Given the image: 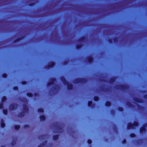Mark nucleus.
Wrapping results in <instances>:
<instances>
[{
    "mask_svg": "<svg viewBox=\"0 0 147 147\" xmlns=\"http://www.w3.org/2000/svg\"><path fill=\"white\" fill-rule=\"evenodd\" d=\"M62 81L65 84H67V88L69 89H71L72 88V85L71 84L68 83L67 81L65 80L64 77L62 76L61 78Z\"/></svg>",
    "mask_w": 147,
    "mask_h": 147,
    "instance_id": "obj_1",
    "label": "nucleus"
},
{
    "mask_svg": "<svg viewBox=\"0 0 147 147\" xmlns=\"http://www.w3.org/2000/svg\"><path fill=\"white\" fill-rule=\"evenodd\" d=\"M24 112L20 113L19 114V116L20 117H22L24 116V112H28V108L26 105H23Z\"/></svg>",
    "mask_w": 147,
    "mask_h": 147,
    "instance_id": "obj_2",
    "label": "nucleus"
},
{
    "mask_svg": "<svg viewBox=\"0 0 147 147\" xmlns=\"http://www.w3.org/2000/svg\"><path fill=\"white\" fill-rule=\"evenodd\" d=\"M128 86L126 84L124 85H120L116 86L115 88L117 89H119L122 90L127 89L128 88Z\"/></svg>",
    "mask_w": 147,
    "mask_h": 147,
    "instance_id": "obj_3",
    "label": "nucleus"
},
{
    "mask_svg": "<svg viewBox=\"0 0 147 147\" xmlns=\"http://www.w3.org/2000/svg\"><path fill=\"white\" fill-rule=\"evenodd\" d=\"M138 125V123L137 122H135L133 124L129 123L128 125L127 128L128 129H134V126H137Z\"/></svg>",
    "mask_w": 147,
    "mask_h": 147,
    "instance_id": "obj_4",
    "label": "nucleus"
},
{
    "mask_svg": "<svg viewBox=\"0 0 147 147\" xmlns=\"http://www.w3.org/2000/svg\"><path fill=\"white\" fill-rule=\"evenodd\" d=\"M87 81L86 79L84 78H78L76 79L74 82L75 83H84Z\"/></svg>",
    "mask_w": 147,
    "mask_h": 147,
    "instance_id": "obj_5",
    "label": "nucleus"
},
{
    "mask_svg": "<svg viewBox=\"0 0 147 147\" xmlns=\"http://www.w3.org/2000/svg\"><path fill=\"white\" fill-rule=\"evenodd\" d=\"M59 88L60 87L59 86H55V87H54V88H53V89H51L50 90V92H51L52 91H53V92H54L53 94H55L58 92L59 89Z\"/></svg>",
    "mask_w": 147,
    "mask_h": 147,
    "instance_id": "obj_6",
    "label": "nucleus"
},
{
    "mask_svg": "<svg viewBox=\"0 0 147 147\" xmlns=\"http://www.w3.org/2000/svg\"><path fill=\"white\" fill-rule=\"evenodd\" d=\"M17 105L16 104H13L11 105L9 107V109L10 110H12L16 109L17 107Z\"/></svg>",
    "mask_w": 147,
    "mask_h": 147,
    "instance_id": "obj_7",
    "label": "nucleus"
},
{
    "mask_svg": "<svg viewBox=\"0 0 147 147\" xmlns=\"http://www.w3.org/2000/svg\"><path fill=\"white\" fill-rule=\"evenodd\" d=\"M147 126V123H146L144 124L143 127H141L140 129V133H142L144 131L145 132L146 131V129L145 127Z\"/></svg>",
    "mask_w": 147,
    "mask_h": 147,
    "instance_id": "obj_8",
    "label": "nucleus"
},
{
    "mask_svg": "<svg viewBox=\"0 0 147 147\" xmlns=\"http://www.w3.org/2000/svg\"><path fill=\"white\" fill-rule=\"evenodd\" d=\"M55 65V63L54 62H53L52 63H49L48 64V66L46 65L45 67L46 68H49L52 67Z\"/></svg>",
    "mask_w": 147,
    "mask_h": 147,
    "instance_id": "obj_9",
    "label": "nucleus"
},
{
    "mask_svg": "<svg viewBox=\"0 0 147 147\" xmlns=\"http://www.w3.org/2000/svg\"><path fill=\"white\" fill-rule=\"evenodd\" d=\"M56 81V80L55 78L52 79L51 81L48 84L49 86H51L52 85L54 84L55 82Z\"/></svg>",
    "mask_w": 147,
    "mask_h": 147,
    "instance_id": "obj_10",
    "label": "nucleus"
},
{
    "mask_svg": "<svg viewBox=\"0 0 147 147\" xmlns=\"http://www.w3.org/2000/svg\"><path fill=\"white\" fill-rule=\"evenodd\" d=\"M134 100L135 102H137L140 103L142 102V100L137 98H134Z\"/></svg>",
    "mask_w": 147,
    "mask_h": 147,
    "instance_id": "obj_11",
    "label": "nucleus"
},
{
    "mask_svg": "<svg viewBox=\"0 0 147 147\" xmlns=\"http://www.w3.org/2000/svg\"><path fill=\"white\" fill-rule=\"evenodd\" d=\"M87 59L89 62L90 63L93 60V58L91 57H88Z\"/></svg>",
    "mask_w": 147,
    "mask_h": 147,
    "instance_id": "obj_12",
    "label": "nucleus"
},
{
    "mask_svg": "<svg viewBox=\"0 0 147 147\" xmlns=\"http://www.w3.org/2000/svg\"><path fill=\"white\" fill-rule=\"evenodd\" d=\"M116 79V78L115 77L112 78L110 80V82L111 83H112Z\"/></svg>",
    "mask_w": 147,
    "mask_h": 147,
    "instance_id": "obj_13",
    "label": "nucleus"
},
{
    "mask_svg": "<svg viewBox=\"0 0 147 147\" xmlns=\"http://www.w3.org/2000/svg\"><path fill=\"white\" fill-rule=\"evenodd\" d=\"M40 119L41 121H43L45 119V117L44 115H41L40 117Z\"/></svg>",
    "mask_w": 147,
    "mask_h": 147,
    "instance_id": "obj_14",
    "label": "nucleus"
},
{
    "mask_svg": "<svg viewBox=\"0 0 147 147\" xmlns=\"http://www.w3.org/2000/svg\"><path fill=\"white\" fill-rule=\"evenodd\" d=\"M1 126L2 127H4L5 126V124L3 122V119H1Z\"/></svg>",
    "mask_w": 147,
    "mask_h": 147,
    "instance_id": "obj_15",
    "label": "nucleus"
},
{
    "mask_svg": "<svg viewBox=\"0 0 147 147\" xmlns=\"http://www.w3.org/2000/svg\"><path fill=\"white\" fill-rule=\"evenodd\" d=\"M21 100L23 102H24L25 103H27V100L25 98H23Z\"/></svg>",
    "mask_w": 147,
    "mask_h": 147,
    "instance_id": "obj_16",
    "label": "nucleus"
},
{
    "mask_svg": "<svg viewBox=\"0 0 147 147\" xmlns=\"http://www.w3.org/2000/svg\"><path fill=\"white\" fill-rule=\"evenodd\" d=\"M58 137V135H56V136H54L53 137V139L54 140H57Z\"/></svg>",
    "mask_w": 147,
    "mask_h": 147,
    "instance_id": "obj_17",
    "label": "nucleus"
},
{
    "mask_svg": "<svg viewBox=\"0 0 147 147\" xmlns=\"http://www.w3.org/2000/svg\"><path fill=\"white\" fill-rule=\"evenodd\" d=\"M7 99V98L5 96H3L2 100V102H3Z\"/></svg>",
    "mask_w": 147,
    "mask_h": 147,
    "instance_id": "obj_18",
    "label": "nucleus"
},
{
    "mask_svg": "<svg viewBox=\"0 0 147 147\" xmlns=\"http://www.w3.org/2000/svg\"><path fill=\"white\" fill-rule=\"evenodd\" d=\"M16 139H17L16 138H15V139L12 142V146H13V145H14L16 143Z\"/></svg>",
    "mask_w": 147,
    "mask_h": 147,
    "instance_id": "obj_19",
    "label": "nucleus"
},
{
    "mask_svg": "<svg viewBox=\"0 0 147 147\" xmlns=\"http://www.w3.org/2000/svg\"><path fill=\"white\" fill-rule=\"evenodd\" d=\"M105 105L106 106H110L111 105V103L110 102L107 101L106 102Z\"/></svg>",
    "mask_w": 147,
    "mask_h": 147,
    "instance_id": "obj_20",
    "label": "nucleus"
},
{
    "mask_svg": "<svg viewBox=\"0 0 147 147\" xmlns=\"http://www.w3.org/2000/svg\"><path fill=\"white\" fill-rule=\"evenodd\" d=\"M3 113L5 115H7V110L3 109Z\"/></svg>",
    "mask_w": 147,
    "mask_h": 147,
    "instance_id": "obj_21",
    "label": "nucleus"
},
{
    "mask_svg": "<svg viewBox=\"0 0 147 147\" xmlns=\"http://www.w3.org/2000/svg\"><path fill=\"white\" fill-rule=\"evenodd\" d=\"M15 128L17 130L20 128V126L18 125H16L15 126Z\"/></svg>",
    "mask_w": 147,
    "mask_h": 147,
    "instance_id": "obj_22",
    "label": "nucleus"
},
{
    "mask_svg": "<svg viewBox=\"0 0 147 147\" xmlns=\"http://www.w3.org/2000/svg\"><path fill=\"white\" fill-rule=\"evenodd\" d=\"M47 142V141H45L43 143V144H42V146H44L45 144H46ZM42 145H40L38 147H41V146H42Z\"/></svg>",
    "mask_w": 147,
    "mask_h": 147,
    "instance_id": "obj_23",
    "label": "nucleus"
},
{
    "mask_svg": "<svg viewBox=\"0 0 147 147\" xmlns=\"http://www.w3.org/2000/svg\"><path fill=\"white\" fill-rule=\"evenodd\" d=\"M38 112H43V110L42 108L39 109H38Z\"/></svg>",
    "mask_w": 147,
    "mask_h": 147,
    "instance_id": "obj_24",
    "label": "nucleus"
},
{
    "mask_svg": "<svg viewBox=\"0 0 147 147\" xmlns=\"http://www.w3.org/2000/svg\"><path fill=\"white\" fill-rule=\"evenodd\" d=\"M82 46V45L81 44L78 45L77 46V49H79Z\"/></svg>",
    "mask_w": 147,
    "mask_h": 147,
    "instance_id": "obj_25",
    "label": "nucleus"
},
{
    "mask_svg": "<svg viewBox=\"0 0 147 147\" xmlns=\"http://www.w3.org/2000/svg\"><path fill=\"white\" fill-rule=\"evenodd\" d=\"M99 98L97 96H95L94 98V99L95 100L97 101L98 100Z\"/></svg>",
    "mask_w": 147,
    "mask_h": 147,
    "instance_id": "obj_26",
    "label": "nucleus"
},
{
    "mask_svg": "<svg viewBox=\"0 0 147 147\" xmlns=\"http://www.w3.org/2000/svg\"><path fill=\"white\" fill-rule=\"evenodd\" d=\"M127 105L129 107H132V105L131 103L129 102H128L127 103Z\"/></svg>",
    "mask_w": 147,
    "mask_h": 147,
    "instance_id": "obj_27",
    "label": "nucleus"
},
{
    "mask_svg": "<svg viewBox=\"0 0 147 147\" xmlns=\"http://www.w3.org/2000/svg\"><path fill=\"white\" fill-rule=\"evenodd\" d=\"M92 104V102L91 101H90L88 102V105L89 106H90Z\"/></svg>",
    "mask_w": 147,
    "mask_h": 147,
    "instance_id": "obj_28",
    "label": "nucleus"
},
{
    "mask_svg": "<svg viewBox=\"0 0 147 147\" xmlns=\"http://www.w3.org/2000/svg\"><path fill=\"white\" fill-rule=\"evenodd\" d=\"M44 136H40L38 137V139L39 140H41V139H42V138H44Z\"/></svg>",
    "mask_w": 147,
    "mask_h": 147,
    "instance_id": "obj_29",
    "label": "nucleus"
},
{
    "mask_svg": "<svg viewBox=\"0 0 147 147\" xmlns=\"http://www.w3.org/2000/svg\"><path fill=\"white\" fill-rule=\"evenodd\" d=\"M27 95L28 96L31 97L32 96V93H28L27 94Z\"/></svg>",
    "mask_w": 147,
    "mask_h": 147,
    "instance_id": "obj_30",
    "label": "nucleus"
},
{
    "mask_svg": "<svg viewBox=\"0 0 147 147\" xmlns=\"http://www.w3.org/2000/svg\"><path fill=\"white\" fill-rule=\"evenodd\" d=\"M85 39V37H82L80 39V41H83Z\"/></svg>",
    "mask_w": 147,
    "mask_h": 147,
    "instance_id": "obj_31",
    "label": "nucleus"
},
{
    "mask_svg": "<svg viewBox=\"0 0 147 147\" xmlns=\"http://www.w3.org/2000/svg\"><path fill=\"white\" fill-rule=\"evenodd\" d=\"M130 136L131 137H134L136 136V135L134 134H132Z\"/></svg>",
    "mask_w": 147,
    "mask_h": 147,
    "instance_id": "obj_32",
    "label": "nucleus"
},
{
    "mask_svg": "<svg viewBox=\"0 0 147 147\" xmlns=\"http://www.w3.org/2000/svg\"><path fill=\"white\" fill-rule=\"evenodd\" d=\"M115 112L114 110H112L111 111V114L112 115H114L115 114Z\"/></svg>",
    "mask_w": 147,
    "mask_h": 147,
    "instance_id": "obj_33",
    "label": "nucleus"
},
{
    "mask_svg": "<svg viewBox=\"0 0 147 147\" xmlns=\"http://www.w3.org/2000/svg\"><path fill=\"white\" fill-rule=\"evenodd\" d=\"M137 105L139 109H142L143 108L142 107H141V106L139 105H138L137 104Z\"/></svg>",
    "mask_w": 147,
    "mask_h": 147,
    "instance_id": "obj_34",
    "label": "nucleus"
},
{
    "mask_svg": "<svg viewBox=\"0 0 147 147\" xmlns=\"http://www.w3.org/2000/svg\"><path fill=\"white\" fill-rule=\"evenodd\" d=\"M3 78H6L7 77V75L5 74H3Z\"/></svg>",
    "mask_w": 147,
    "mask_h": 147,
    "instance_id": "obj_35",
    "label": "nucleus"
},
{
    "mask_svg": "<svg viewBox=\"0 0 147 147\" xmlns=\"http://www.w3.org/2000/svg\"><path fill=\"white\" fill-rule=\"evenodd\" d=\"M3 108V105L2 104H0V109H2Z\"/></svg>",
    "mask_w": 147,
    "mask_h": 147,
    "instance_id": "obj_36",
    "label": "nucleus"
},
{
    "mask_svg": "<svg viewBox=\"0 0 147 147\" xmlns=\"http://www.w3.org/2000/svg\"><path fill=\"white\" fill-rule=\"evenodd\" d=\"M88 142L89 144H91L92 142V141L90 140H88Z\"/></svg>",
    "mask_w": 147,
    "mask_h": 147,
    "instance_id": "obj_37",
    "label": "nucleus"
},
{
    "mask_svg": "<svg viewBox=\"0 0 147 147\" xmlns=\"http://www.w3.org/2000/svg\"><path fill=\"white\" fill-rule=\"evenodd\" d=\"M119 110L120 111H123V109L122 108H119Z\"/></svg>",
    "mask_w": 147,
    "mask_h": 147,
    "instance_id": "obj_38",
    "label": "nucleus"
},
{
    "mask_svg": "<svg viewBox=\"0 0 147 147\" xmlns=\"http://www.w3.org/2000/svg\"><path fill=\"white\" fill-rule=\"evenodd\" d=\"M18 87H15L13 88V89L15 90H16L18 89Z\"/></svg>",
    "mask_w": 147,
    "mask_h": 147,
    "instance_id": "obj_39",
    "label": "nucleus"
},
{
    "mask_svg": "<svg viewBox=\"0 0 147 147\" xmlns=\"http://www.w3.org/2000/svg\"><path fill=\"white\" fill-rule=\"evenodd\" d=\"M28 127H29V126L28 125H25L24 126V127L25 128H28Z\"/></svg>",
    "mask_w": 147,
    "mask_h": 147,
    "instance_id": "obj_40",
    "label": "nucleus"
},
{
    "mask_svg": "<svg viewBox=\"0 0 147 147\" xmlns=\"http://www.w3.org/2000/svg\"><path fill=\"white\" fill-rule=\"evenodd\" d=\"M26 82H22V84H26Z\"/></svg>",
    "mask_w": 147,
    "mask_h": 147,
    "instance_id": "obj_41",
    "label": "nucleus"
},
{
    "mask_svg": "<svg viewBox=\"0 0 147 147\" xmlns=\"http://www.w3.org/2000/svg\"><path fill=\"white\" fill-rule=\"evenodd\" d=\"M126 140H124V141L122 142L123 143V144L125 143V142H126Z\"/></svg>",
    "mask_w": 147,
    "mask_h": 147,
    "instance_id": "obj_42",
    "label": "nucleus"
},
{
    "mask_svg": "<svg viewBox=\"0 0 147 147\" xmlns=\"http://www.w3.org/2000/svg\"><path fill=\"white\" fill-rule=\"evenodd\" d=\"M38 95V94L37 93H35L34 94V96H37Z\"/></svg>",
    "mask_w": 147,
    "mask_h": 147,
    "instance_id": "obj_43",
    "label": "nucleus"
},
{
    "mask_svg": "<svg viewBox=\"0 0 147 147\" xmlns=\"http://www.w3.org/2000/svg\"><path fill=\"white\" fill-rule=\"evenodd\" d=\"M20 40V38H18V39L17 40H16V41H15V42H16V41H19V40Z\"/></svg>",
    "mask_w": 147,
    "mask_h": 147,
    "instance_id": "obj_44",
    "label": "nucleus"
},
{
    "mask_svg": "<svg viewBox=\"0 0 147 147\" xmlns=\"http://www.w3.org/2000/svg\"><path fill=\"white\" fill-rule=\"evenodd\" d=\"M109 42L110 43H111L112 42V41L111 40H110L109 41Z\"/></svg>",
    "mask_w": 147,
    "mask_h": 147,
    "instance_id": "obj_45",
    "label": "nucleus"
},
{
    "mask_svg": "<svg viewBox=\"0 0 147 147\" xmlns=\"http://www.w3.org/2000/svg\"><path fill=\"white\" fill-rule=\"evenodd\" d=\"M67 63V62L66 61H65V62L64 63V64L65 65V64H66Z\"/></svg>",
    "mask_w": 147,
    "mask_h": 147,
    "instance_id": "obj_46",
    "label": "nucleus"
},
{
    "mask_svg": "<svg viewBox=\"0 0 147 147\" xmlns=\"http://www.w3.org/2000/svg\"><path fill=\"white\" fill-rule=\"evenodd\" d=\"M144 97L145 98H147V95H145Z\"/></svg>",
    "mask_w": 147,
    "mask_h": 147,
    "instance_id": "obj_47",
    "label": "nucleus"
},
{
    "mask_svg": "<svg viewBox=\"0 0 147 147\" xmlns=\"http://www.w3.org/2000/svg\"><path fill=\"white\" fill-rule=\"evenodd\" d=\"M30 5V6H32V5Z\"/></svg>",
    "mask_w": 147,
    "mask_h": 147,
    "instance_id": "obj_48",
    "label": "nucleus"
},
{
    "mask_svg": "<svg viewBox=\"0 0 147 147\" xmlns=\"http://www.w3.org/2000/svg\"><path fill=\"white\" fill-rule=\"evenodd\" d=\"M115 42V40H114Z\"/></svg>",
    "mask_w": 147,
    "mask_h": 147,
    "instance_id": "obj_49",
    "label": "nucleus"
},
{
    "mask_svg": "<svg viewBox=\"0 0 147 147\" xmlns=\"http://www.w3.org/2000/svg\"><path fill=\"white\" fill-rule=\"evenodd\" d=\"M1 147H3V146H2Z\"/></svg>",
    "mask_w": 147,
    "mask_h": 147,
    "instance_id": "obj_50",
    "label": "nucleus"
}]
</instances>
